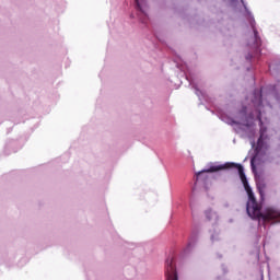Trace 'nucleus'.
Listing matches in <instances>:
<instances>
[{"label": "nucleus", "mask_w": 280, "mask_h": 280, "mask_svg": "<svg viewBox=\"0 0 280 280\" xmlns=\"http://www.w3.org/2000/svg\"><path fill=\"white\" fill-rule=\"evenodd\" d=\"M238 170L240 178L243 183V187L248 196V201L246 205V211L249 218H262L265 222H270V220H279L280 219V211L276 208L269 207L266 208L264 212H261V206L257 203V199H255V194H253V189L250 185H248V179L246 178V174L244 173V166L242 164H235L233 162H226L225 164L221 165H212L208 170H203L197 173V178L200 174H209L213 172H220L221 170Z\"/></svg>", "instance_id": "1"}, {"label": "nucleus", "mask_w": 280, "mask_h": 280, "mask_svg": "<svg viewBox=\"0 0 280 280\" xmlns=\"http://www.w3.org/2000/svg\"><path fill=\"white\" fill-rule=\"evenodd\" d=\"M165 269L166 280H178V273L176 272V261L174 260V257L166 259Z\"/></svg>", "instance_id": "2"}, {"label": "nucleus", "mask_w": 280, "mask_h": 280, "mask_svg": "<svg viewBox=\"0 0 280 280\" xmlns=\"http://www.w3.org/2000/svg\"><path fill=\"white\" fill-rule=\"evenodd\" d=\"M249 24L255 36V47H261V38L259 37V32H257V27L255 26L257 25V23L255 22V18H249Z\"/></svg>", "instance_id": "3"}, {"label": "nucleus", "mask_w": 280, "mask_h": 280, "mask_svg": "<svg viewBox=\"0 0 280 280\" xmlns=\"http://www.w3.org/2000/svg\"><path fill=\"white\" fill-rule=\"evenodd\" d=\"M205 217L208 222H218L220 220V214L211 208L205 211Z\"/></svg>", "instance_id": "4"}, {"label": "nucleus", "mask_w": 280, "mask_h": 280, "mask_svg": "<svg viewBox=\"0 0 280 280\" xmlns=\"http://www.w3.org/2000/svg\"><path fill=\"white\" fill-rule=\"evenodd\" d=\"M209 235L212 242H218V240H220V228L217 224H213L209 230Z\"/></svg>", "instance_id": "5"}, {"label": "nucleus", "mask_w": 280, "mask_h": 280, "mask_svg": "<svg viewBox=\"0 0 280 280\" xmlns=\"http://www.w3.org/2000/svg\"><path fill=\"white\" fill-rule=\"evenodd\" d=\"M136 1V5H137V10H139L140 12V16H148V13L145 12V9H143V7L141 5V3H143V0H135Z\"/></svg>", "instance_id": "6"}, {"label": "nucleus", "mask_w": 280, "mask_h": 280, "mask_svg": "<svg viewBox=\"0 0 280 280\" xmlns=\"http://www.w3.org/2000/svg\"><path fill=\"white\" fill-rule=\"evenodd\" d=\"M253 102L254 104H257V106H261V91L255 90Z\"/></svg>", "instance_id": "7"}, {"label": "nucleus", "mask_w": 280, "mask_h": 280, "mask_svg": "<svg viewBox=\"0 0 280 280\" xmlns=\"http://www.w3.org/2000/svg\"><path fill=\"white\" fill-rule=\"evenodd\" d=\"M256 118L258 119L260 126H264V120H261V110L260 109H257Z\"/></svg>", "instance_id": "8"}, {"label": "nucleus", "mask_w": 280, "mask_h": 280, "mask_svg": "<svg viewBox=\"0 0 280 280\" xmlns=\"http://www.w3.org/2000/svg\"><path fill=\"white\" fill-rule=\"evenodd\" d=\"M196 240H198V235L191 234V235L189 236V242H196Z\"/></svg>", "instance_id": "9"}, {"label": "nucleus", "mask_w": 280, "mask_h": 280, "mask_svg": "<svg viewBox=\"0 0 280 280\" xmlns=\"http://www.w3.org/2000/svg\"><path fill=\"white\" fill-rule=\"evenodd\" d=\"M255 156L250 160L252 170H255Z\"/></svg>", "instance_id": "10"}, {"label": "nucleus", "mask_w": 280, "mask_h": 280, "mask_svg": "<svg viewBox=\"0 0 280 280\" xmlns=\"http://www.w3.org/2000/svg\"><path fill=\"white\" fill-rule=\"evenodd\" d=\"M261 139H264V135H260V137L258 139V144L261 143Z\"/></svg>", "instance_id": "11"}, {"label": "nucleus", "mask_w": 280, "mask_h": 280, "mask_svg": "<svg viewBox=\"0 0 280 280\" xmlns=\"http://www.w3.org/2000/svg\"><path fill=\"white\" fill-rule=\"evenodd\" d=\"M249 119H255V116H253V114L249 115Z\"/></svg>", "instance_id": "12"}, {"label": "nucleus", "mask_w": 280, "mask_h": 280, "mask_svg": "<svg viewBox=\"0 0 280 280\" xmlns=\"http://www.w3.org/2000/svg\"><path fill=\"white\" fill-rule=\"evenodd\" d=\"M243 113H246V108L243 109Z\"/></svg>", "instance_id": "13"}]
</instances>
